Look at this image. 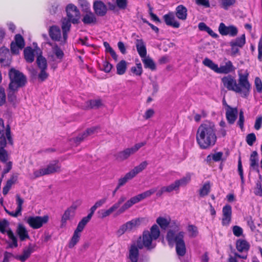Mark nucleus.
Returning <instances> with one entry per match:
<instances>
[{
	"label": "nucleus",
	"mask_w": 262,
	"mask_h": 262,
	"mask_svg": "<svg viewBox=\"0 0 262 262\" xmlns=\"http://www.w3.org/2000/svg\"><path fill=\"white\" fill-rule=\"evenodd\" d=\"M238 83L232 76L229 75L222 78L224 86L229 91L240 94L241 96L246 98L249 95L251 85L248 80L249 73L246 71L244 73L238 72Z\"/></svg>",
	"instance_id": "obj_1"
},
{
	"label": "nucleus",
	"mask_w": 262,
	"mask_h": 262,
	"mask_svg": "<svg viewBox=\"0 0 262 262\" xmlns=\"http://www.w3.org/2000/svg\"><path fill=\"white\" fill-rule=\"evenodd\" d=\"M216 129L213 122H205L198 128L196 139L200 148L206 149L213 146L217 139Z\"/></svg>",
	"instance_id": "obj_2"
},
{
	"label": "nucleus",
	"mask_w": 262,
	"mask_h": 262,
	"mask_svg": "<svg viewBox=\"0 0 262 262\" xmlns=\"http://www.w3.org/2000/svg\"><path fill=\"white\" fill-rule=\"evenodd\" d=\"M180 230L179 225H176L173 230L168 231L166 239L169 245L176 244L177 254L180 256H183L186 252L185 244L184 241V232L180 231L178 233L176 232Z\"/></svg>",
	"instance_id": "obj_3"
},
{
	"label": "nucleus",
	"mask_w": 262,
	"mask_h": 262,
	"mask_svg": "<svg viewBox=\"0 0 262 262\" xmlns=\"http://www.w3.org/2000/svg\"><path fill=\"white\" fill-rule=\"evenodd\" d=\"M157 191L156 188H152L142 193L131 198L127 201L119 209V214L124 212L126 210L130 208L134 204L139 202L141 200L148 198Z\"/></svg>",
	"instance_id": "obj_4"
},
{
	"label": "nucleus",
	"mask_w": 262,
	"mask_h": 262,
	"mask_svg": "<svg viewBox=\"0 0 262 262\" xmlns=\"http://www.w3.org/2000/svg\"><path fill=\"white\" fill-rule=\"evenodd\" d=\"M9 76L10 79L9 88L18 89L24 86L26 83V77L25 75L14 69H10Z\"/></svg>",
	"instance_id": "obj_5"
},
{
	"label": "nucleus",
	"mask_w": 262,
	"mask_h": 262,
	"mask_svg": "<svg viewBox=\"0 0 262 262\" xmlns=\"http://www.w3.org/2000/svg\"><path fill=\"white\" fill-rule=\"evenodd\" d=\"M34 247L32 245H29L27 247L23 249V253L21 255H14L13 254L6 251L4 253L3 262H9L12 257H14L21 262H25L34 252Z\"/></svg>",
	"instance_id": "obj_6"
},
{
	"label": "nucleus",
	"mask_w": 262,
	"mask_h": 262,
	"mask_svg": "<svg viewBox=\"0 0 262 262\" xmlns=\"http://www.w3.org/2000/svg\"><path fill=\"white\" fill-rule=\"evenodd\" d=\"M60 170V166L57 161H53L47 165L46 167L42 168L33 171V178L35 179L45 175L50 174Z\"/></svg>",
	"instance_id": "obj_7"
},
{
	"label": "nucleus",
	"mask_w": 262,
	"mask_h": 262,
	"mask_svg": "<svg viewBox=\"0 0 262 262\" xmlns=\"http://www.w3.org/2000/svg\"><path fill=\"white\" fill-rule=\"evenodd\" d=\"M155 241L151 237L149 231H145L142 234V237H140L137 241L136 244L140 249L143 247L146 248L147 250H151L155 248L156 246Z\"/></svg>",
	"instance_id": "obj_8"
},
{
	"label": "nucleus",
	"mask_w": 262,
	"mask_h": 262,
	"mask_svg": "<svg viewBox=\"0 0 262 262\" xmlns=\"http://www.w3.org/2000/svg\"><path fill=\"white\" fill-rule=\"evenodd\" d=\"M9 222L6 220L0 221V232L3 234H7L10 241L9 246L11 248H16L18 246L17 238L12 230L9 228Z\"/></svg>",
	"instance_id": "obj_9"
},
{
	"label": "nucleus",
	"mask_w": 262,
	"mask_h": 262,
	"mask_svg": "<svg viewBox=\"0 0 262 262\" xmlns=\"http://www.w3.org/2000/svg\"><path fill=\"white\" fill-rule=\"evenodd\" d=\"M146 144L145 142H142L136 144L130 148H127L123 151L118 152L116 155V159L120 161L128 159L131 155L136 153L140 148Z\"/></svg>",
	"instance_id": "obj_10"
},
{
	"label": "nucleus",
	"mask_w": 262,
	"mask_h": 262,
	"mask_svg": "<svg viewBox=\"0 0 262 262\" xmlns=\"http://www.w3.org/2000/svg\"><path fill=\"white\" fill-rule=\"evenodd\" d=\"M81 204L80 200H77L72 205L68 207L64 212L61 219V225L64 226L68 220H72L75 215V211L77 208Z\"/></svg>",
	"instance_id": "obj_11"
},
{
	"label": "nucleus",
	"mask_w": 262,
	"mask_h": 262,
	"mask_svg": "<svg viewBox=\"0 0 262 262\" xmlns=\"http://www.w3.org/2000/svg\"><path fill=\"white\" fill-rule=\"evenodd\" d=\"M48 215L29 216L26 220V222L32 228L36 229L41 228L43 224L48 222Z\"/></svg>",
	"instance_id": "obj_12"
},
{
	"label": "nucleus",
	"mask_w": 262,
	"mask_h": 262,
	"mask_svg": "<svg viewBox=\"0 0 262 262\" xmlns=\"http://www.w3.org/2000/svg\"><path fill=\"white\" fill-rule=\"evenodd\" d=\"M88 222L82 219V220L78 223L77 227L74 231L72 237L69 244V247L72 248L78 242L81 236V232L84 228L85 225Z\"/></svg>",
	"instance_id": "obj_13"
},
{
	"label": "nucleus",
	"mask_w": 262,
	"mask_h": 262,
	"mask_svg": "<svg viewBox=\"0 0 262 262\" xmlns=\"http://www.w3.org/2000/svg\"><path fill=\"white\" fill-rule=\"evenodd\" d=\"M219 32L222 36H229L230 37H235L238 34V29L234 25H229L227 26L223 23L220 24L219 28Z\"/></svg>",
	"instance_id": "obj_14"
},
{
	"label": "nucleus",
	"mask_w": 262,
	"mask_h": 262,
	"mask_svg": "<svg viewBox=\"0 0 262 262\" xmlns=\"http://www.w3.org/2000/svg\"><path fill=\"white\" fill-rule=\"evenodd\" d=\"M68 19L74 24H78L80 19V12L77 8L73 4H69L66 8Z\"/></svg>",
	"instance_id": "obj_15"
},
{
	"label": "nucleus",
	"mask_w": 262,
	"mask_h": 262,
	"mask_svg": "<svg viewBox=\"0 0 262 262\" xmlns=\"http://www.w3.org/2000/svg\"><path fill=\"white\" fill-rule=\"evenodd\" d=\"M222 223L223 226L228 225L231 220L232 208L229 205H226L223 208Z\"/></svg>",
	"instance_id": "obj_16"
},
{
	"label": "nucleus",
	"mask_w": 262,
	"mask_h": 262,
	"mask_svg": "<svg viewBox=\"0 0 262 262\" xmlns=\"http://www.w3.org/2000/svg\"><path fill=\"white\" fill-rule=\"evenodd\" d=\"M228 108L226 112V117L228 122L230 124H233L237 117L238 111L236 107L232 108L227 105Z\"/></svg>",
	"instance_id": "obj_17"
},
{
	"label": "nucleus",
	"mask_w": 262,
	"mask_h": 262,
	"mask_svg": "<svg viewBox=\"0 0 262 262\" xmlns=\"http://www.w3.org/2000/svg\"><path fill=\"white\" fill-rule=\"evenodd\" d=\"M163 19L167 26H171L174 28H178L180 27V23L176 20L173 12H169L163 16Z\"/></svg>",
	"instance_id": "obj_18"
},
{
	"label": "nucleus",
	"mask_w": 262,
	"mask_h": 262,
	"mask_svg": "<svg viewBox=\"0 0 262 262\" xmlns=\"http://www.w3.org/2000/svg\"><path fill=\"white\" fill-rule=\"evenodd\" d=\"M16 233L21 241H26L30 238L27 229L25 225L22 224H18L16 229Z\"/></svg>",
	"instance_id": "obj_19"
},
{
	"label": "nucleus",
	"mask_w": 262,
	"mask_h": 262,
	"mask_svg": "<svg viewBox=\"0 0 262 262\" xmlns=\"http://www.w3.org/2000/svg\"><path fill=\"white\" fill-rule=\"evenodd\" d=\"M49 33L51 39L54 41H59L62 38L60 29L57 26H51L49 29Z\"/></svg>",
	"instance_id": "obj_20"
},
{
	"label": "nucleus",
	"mask_w": 262,
	"mask_h": 262,
	"mask_svg": "<svg viewBox=\"0 0 262 262\" xmlns=\"http://www.w3.org/2000/svg\"><path fill=\"white\" fill-rule=\"evenodd\" d=\"M107 199L106 198H103L102 199H100L98 201H97L95 204L90 209V212L88 214V215L86 216H85L83 217L84 220L86 221L87 222H89L90 220L91 219L94 212L95 210L99 207H101L103 206L106 202Z\"/></svg>",
	"instance_id": "obj_21"
},
{
	"label": "nucleus",
	"mask_w": 262,
	"mask_h": 262,
	"mask_svg": "<svg viewBox=\"0 0 262 262\" xmlns=\"http://www.w3.org/2000/svg\"><path fill=\"white\" fill-rule=\"evenodd\" d=\"M6 135L8 139L9 142L12 144V140L11 137L10 128L9 125H7L5 128L4 124V121L2 119L0 118V138L3 137Z\"/></svg>",
	"instance_id": "obj_22"
},
{
	"label": "nucleus",
	"mask_w": 262,
	"mask_h": 262,
	"mask_svg": "<svg viewBox=\"0 0 262 262\" xmlns=\"http://www.w3.org/2000/svg\"><path fill=\"white\" fill-rule=\"evenodd\" d=\"M139 249L137 244H132L129 249L128 258L132 262H138Z\"/></svg>",
	"instance_id": "obj_23"
},
{
	"label": "nucleus",
	"mask_w": 262,
	"mask_h": 262,
	"mask_svg": "<svg viewBox=\"0 0 262 262\" xmlns=\"http://www.w3.org/2000/svg\"><path fill=\"white\" fill-rule=\"evenodd\" d=\"M94 9L95 13L99 16H104L106 13L107 8L101 1H96L94 3Z\"/></svg>",
	"instance_id": "obj_24"
},
{
	"label": "nucleus",
	"mask_w": 262,
	"mask_h": 262,
	"mask_svg": "<svg viewBox=\"0 0 262 262\" xmlns=\"http://www.w3.org/2000/svg\"><path fill=\"white\" fill-rule=\"evenodd\" d=\"M136 47L137 48V52L140 56L142 58L146 56L147 50L145 42L143 39H137L136 40Z\"/></svg>",
	"instance_id": "obj_25"
},
{
	"label": "nucleus",
	"mask_w": 262,
	"mask_h": 262,
	"mask_svg": "<svg viewBox=\"0 0 262 262\" xmlns=\"http://www.w3.org/2000/svg\"><path fill=\"white\" fill-rule=\"evenodd\" d=\"M99 128V126H95L89 128L84 132L82 135H80L77 136L75 139V141L76 143H79L83 140L84 138L87 137L88 136L92 135L97 132V130Z\"/></svg>",
	"instance_id": "obj_26"
},
{
	"label": "nucleus",
	"mask_w": 262,
	"mask_h": 262,
	"mask_svg": "<svg viewBox=\"0 0 262 262\" xmlns=\"http://www.w3.org/2000/svg\"><path fill=\"white\" fill-rule=\"evenodd\" d=\"M71 21L67 18H63L62 20V30L63 35V41L65 42L68 38V32L70 31L71 26Z\"/></svg>",
	"instance_id": "obj_27"
},
{
	"label": "nucleus",
	"mask_w": 262,
	"mask_h": 262,
	"mask_svg": "<svg viewBox=\"0 0 262 262\" xmlns=\"http://www.w3.org/2000/svg\"><path fill=\"white\" fill-rule=\"evenodd\" d=\"M176 15L181 20H186L187 16V8L182 5H179L176 9Z\"/></svg>",
	"instance_id": "obj_28"
},
{
	"label": "nucleus",
	"mask_w": 262,
	"mask_h": 262,
	"mask_svg": "<svg viewBox=\"0 0 262 262\" xmlns=\"http://www.w3.org/2000/svg\"><path fill=\"white\" fill-rule=\"evenodd\" d=\"M234 69L235 68L232 62L231 61H228L225 63V65L221 66L219 67L217 73L228 74L234 71Z\"/></svg>",
	"instance_id": "obj_29"
},
{
	"label": "nucleus",
	"mask_w": 262,
	"mask_h": 262,
	"mask_svg": "<svg viewBox=\"0 0 262 262\" xmlns=\"http://www.w3.org/2000/svg\"><path fill=\"white\" fill-rule=\"evenodd\" d=\"M83 23L85 25L95 24L96 23L97 19L95 14L91 12H86L82 19Z\"/></svg>",
	"instance_id": "obj_30"
},
{
	"label": "nucleus",
	"mask_w": 262,
	"mask_h": 262,
	"mask_svg": "<svg viewBox=\"0 0 262 262\" xmlns=\"http://www.w3.org/2000/svg\"><path fill=\"white\" fill-rule=\"evenodd\" d=\"M103 105V102L101 99H91L86 102L87 109H97Z\"/></svg>",
	"instance_id": "obj_31"
},
{
	"label": "nucleus",
	"mask_w": 262,
	"mask_h": 262,
	"mask_svg": "<svg viewBox=\"0 0 262 262\" xmlns=\"http://www.w3.org/2000/svg\"><path fill=\"white\" fill-rule=\"evenodd\" d=\"M141 58L145 68L149 69L151 71H155L156 69V65L155 62L149 56H145Z\"/></svg>",
	"instance_id": "obj_32"
},
{
	"label": "nucleus",
	"mask_w": 262,
	"mask_h": 262,
	"mask_svg": "<svg viewBox=\"0 0 262 262\" xmlns=\"http://www.w3.org/2000/svg\"><path fill=\"white\" fill-rule=\"evenodd\" d=\"M148 165L147 161H145L141 162L139 165L135 167L132 170L129 171V173L131 176L134 178L137 174L145 169Z\"/></svg>",
	"instance_id": "obj_33"
},
{
	"label": "nucleus",
	"mask_w": 262,
	"mask_h": 262,
	"mask_svg": "<svg viewBox=\"0 0 262 262\" xmlns=\"http://www.w3.org/2000/svg\"><path fill=\"white\" fill-rule=\"evenodd\" d=\"M250 167L254 170L258 171V154L256 151H253L250 157Z\"/></svg>",
	"instance_id": "obj_34"
},
{
	"label": "nucleus",
	"mask_w": 262,
	"mask_h": 262,
	"mask_svg": "<svg viewBox=\"0 0 262 262\" xmlns=\"http://www.w3.org/2000/svg\"><path fill=\"white\" fill-rule=\"evenodd\" d=\"M246 43V37L245 34L240 37L236 38L235 39L231 41L229 43L230 46H236L242 48Z\"/></svg>",
	"instance_id": "obj_35"
},
{
	"label": "nucleus",
	"mask_w": 262,
	"mask_h": 262,
	"mask_svg": "<svg viewBox=\"0 0 262 262\" xmlns=\"http://www.w3.org/2000/svg\"><path fill=\"white\" fill-rule=\"evenodd\" d=\"M47 43L50 46H52L53 53L56 58L59 60L58 62H60L64 55L63 51L56 44L52 45L50 42H48Z\"/></svg>",
	"instance_id": "obj_36"
},
{
	"label": "nucleus",
	"mask_w": 262,
	"mask_h": 262,
	"mask_svg": "<svg viewBox=\"0 0 262 262\" xmlns=\"http://www.w3.org/2000/svg\"><path fill=\"white\" fill-rule=\"evenodd\" d=\"M24 57L26 60L29 63H32L34 60V51L31 47H27L24 51Z\"/></svg>",
	"instance_id": "obj_37"
},
{
	"label": "nucleus",
	"mask_w": 262,
	"mask_h": 262,
	"mask_svg": "<svg viewBox=\"0 0 262 262\" xmlns=\"http://www.w3.org/2000/svg\"><path fill=\"white\" fill-rule=\"evenodd\" d=\"M17 179V176L13 175L11 177L10 179H9L6 183V185L4 187L3 189V193L4 195H6L10 188H11L12 185L15 183Z\"/></svg>",
	"instance_id": "obj_38"
},
{
	"label": "nucleus",
	"mask_w": 262,
	"mask_h": 262,
	"mask_svg": "<svg viewBox=\"0 0 262 262\" xmlns=\"http://www.w3.org/2000/svg\"><path fill=\"white\" fill-rule=\"evenodd\" d=\"M236 247L239 252L247 251L249 249V245L245 240L238 239L236 242Z\"/></svg>",
	"instance_id": "obj_39"
},
{
	"label": "nucleus",
	"mask_w": 262,
	"mask_h": 262,
	"mask_svg": "<svg viewBox=\"0 0 262 262\" xmlns=\"http://www.w3.org/2000/svg\"><path fill=\"white\" fill-rule=\"evenodd\" d=\"M39 55H38L36 58V63L38 67L40 70L47 69V62L46 59L41 55V52L39 50Z\"/></svg>",
	"instance_id": "obj_40"
},
{
	"label": "nucleus",
	"mask_w": 262,
	"mask_h": 262,
	"mask_svg": "<svg viewBox=\"0 0 262 262\" xmlns=\"http://www.w3.org/2000/svg\"><path fill=\"white\" fill-rule=\"evenodd\" d=\"M192 175V173L188 172L181 179L176 180L179 187L185 186L188 184L191 181Z\"/></svg>",
	"instance_id": "obj_41"
},
{
	"label": "nucleus",
	"mask_w": 262,
	"mask_h": 262,
	"mask_svg": "<svg viewBox=\"0 0 262 262\" xmlns=\"http://www.w3.org/2000/svg\"><path fill=\"white\" fill-rule=\"evenodd\" d=\"M203 63L205 66L208 67L209 68H210V69L217 73L219 69L218 65L213 62V61L211 60V59L208 58H205L204 60L203 61Z\"/></svg>",
	"instance_id": "obj_42"
},
{
	"label": "nucleus",
	"mask_w": 262,
	"mask_h": 262,
	"mask_svg": "<svg viewBox=\"0 0 262 262\" xmlns=\"http://www.w3.org/2000/svg\"><path fill=\"white\" fill-rule=\"evenodd\" d=\"M18 89L9 88V92L8 93V100L13 104L17 102L16 93Z\"/></svg>",
	"instance_id": "obj_43"
},
{
	"label": "nucleus",
	"mask_w": 262,
	"mask_h": 262,
	"mask_svg": "<svg viewBox=\"0 0 262 262\" xmlns=\"http://www.w3.org/2000/svg\"><path fill=\"white\" fill-rule=\"evenodd\" d=\"M236 0H219L220 7L224 10H228L230 7L234 6Z\"/></svg>",
	"instance_id": "obj_44"
},
{
	"label": "nucleus",
	"mask_w": 262,
	"mask_h": 262,
	"mask_svg": "<svg viewBox=\"0 0 262 262\" xmlns=\"http://www.w3.org/2000/svg\"><path fill=\"white\" fill-rule=\"evenodd\" d=\"M126 62L124 60H122L116 66L117 73L118 75L123 74L126 71Z\"/></svg>",
	"instance_id": "obj_45"
},
{
	"label": "nucleus",
	"mask_w": 262,
	"mask_h": 262,
	"mask_svg": "<svg viewBox=\"0 0 262 262\" xmlns=\"http://www.w3.org/2000/svg\"><path fill=\"white\" fill-rule=\"evenodd\" d=\"M156 222L163 229H166L169 224V221L163 217H158Z\"/></svg>",
	"instance_id": "obj_46"
},
{
	"label": "nucleus",
	"mask_w": 262,
	"mask_h": 262,
	"mask_svg": "<svg viewBox=\"0 0 262 262\" xmlns=\"http://www.w3.org/2000/svg\"><path fill=\"white\" fill-rule=\"evenodd\" d=\"M149 232L151 237H152V239H154L155 240L158 239L160 236V231L159 228L158 226L156 224L151 226Z\"/></svg>",
	"instance_id": "obj_47"
},
{
	"label": "nucleus",
	"mask_w": 262,
	"mask_h": 262,
	"mask_svg": "<svg viewBox=\"0 0 262 262\" xmlns=\"http://www.w3.org/2000/svg\"><path fill=\"white\" fill-rule=\"evenodd\" d=\"M130 229L129 228V226L128 224V223L122 225L120 226L119 228L116 232V234L118 236H120L123 235L125 232H129L130 231Z\"/></svg>",
	"instance_id": "obj_48"
},
{
	"label": "nucleus",
	"mask_w": 262,
	"mask_h": 262,
	"mask_svg": "<svg viewBox=\"0 0 262 262\" xmlns=\"http://www.w3.org/2000/svg\"><path fill=\"white\" fill-rule=\"evenodd\" d=\"M131 72L136 76H140L142 74L143 70L141 63H136V66L132 67Z\"/></svg>",
	"instance_id": "obj_49"
},
{
	"label": "nucleus",
	"mask_w": 262,
	"mask_h": 262,
	"mask_svg": "<svg viewBox=\"0 0 262 262\" xmlns=\"http://www.w3.org/2000/svg\"><path fill=\"white\" fill-rule=\"evenodd\" d=\"M133 179V177L131 175L127 172L124 176V177L121 178L118 180V184L117 185V188H119L120 187L123 186L128 180Z\"/></svg>",
	"instance_id": "obj_50"
},
{
	"label": "nucleus",
	"mask_w": 262,
	"mask_h": 262,
	"mask_svg": "<svg viewBox=\"0 0 262 262\" xmlns=\"http://www.w3.org/2000/svg\"><path fill=\"white\" fill-rule=\"evenodd\" d=\"M14 40H15V41L13 42L14 43H15L16 45H17V46H18V47H19V48H20V49H23L24 48L25 41H24L23 37H22V36L20 34H16L15 36Z\"/></svg>",
	"instance_id": "obj_51"
},
{
	"label": "nucleus",
	"mask_w": 262,
	"mask_h": 262,
	"mask_svg": "<svg viewBox=\"0 0 262 262\" xmlns=\"http://www.w3.org/2000/svg\"><path fill=\"white\" fill-rule=\"evenodd\" d=\"M142 220L143 219L136 218L127 222L130 230L139 226Z\"/></svg>",
	"instance_id": "obj_52"
},
{
	"label": "nucleus",
	"mask_w": 262,
	"mask_h": 262,
	"mask_svg": "<svg viewBox=\"0 0 262 262\" xmlns=\"http://www.w3.org/2000/svg\"><path fill=\"white\" fill-rule=\"evenodd\" d=\"M210 190V185L209 183H205L200 190V195L201 196L207 195Z\"/></svg>",
	"instance_id": "obj_53"
},
{
	"label": "nucleus",
	"mask_w": 262,
	"mask_h": 262,
	"mask_svg": "<svg viewBox=\"0 0 262 262\" xmlns=\"http://www.w3.org/2000/svg\"><path fill=\"white\" fill-rule=\"evenodd\" d=\"M187 230L189 233V236L192 237H196L198 234L197 227L193 225L188 226Z\"/></svg>",
	"instance_id": "obj_54"
},
{
	"label": "nucleus",
	"mask_w": 262,
	"mask_h": 262,
	"mask_svg": "<svg viewBox=\"0 0 262 262\" xmlns=\"http://www.w3.org/2000/svg\"><path fill=\"white\" fill-rule=\"evenodd\" d=\"M166 186L167 190V193L171 192L173 191H178L180 189V187L178 184L176 180L173 183Z\"/></svg>",
	"instance_id": "obj_55"
},
{
	"label": "nucleus",
	"mask_w": 262,
	"mask_h": 262,
	"mask_svg": "<svg viewBox=\"0 0 262 262\" xmlns=\"http://www.w3.org/2000/svg\"><path fill=\"white\" fill-rule=\"evenodd\" d=\"M256 137L254 133H250L247 135L246 140L249 146H252L256 141Z\"/></svg>",
	"instance_id": "obj_56"
},
{
	"label": "nucleus",
	"mask_w": 262,
	"mask_h": 262,
	"mask_svg": "<svg viewBox=\"0 0 262 262\" xmlns=\"http://www.w3.org/2000/svg\"><path fill=\"white\" fill-rule=\"evenodd\" d=\"M262 126V115H258L255 119L254 128L255 130H259Z\"/></svg>",
	"instance_id": "obj_57"
},
{
	"label": "nucleus",
	"mask_w": 262,
	"mask_h": 262,
	"mask_svg": "<svg viewBox=\"0 0 262 262\" xmlns=\"http://www.w3.org/2000/svg\"><path fill=\"white\" fill-rule=\"evenodd\" d=\"M51 7L50 8V13L51 14H56L58 11V8L59 6L58 3L56 1H52L51 3Z\"/></svg>",
	"instance_id": "obj_58"
},
{
	"label": "nucleus",
	"mask_w": 262,
	"mask_h": 262,
	"mask_svg": "<svg viewBox=\"0 0 262 262\" xmlns=\"http://www.w3.org/2000/svg\"><path fill=\"white\" fill-rule=\"evenodd\" d=\"M254 85L257 92L262 93V81L259 77L255 78Z\"/></svg>",
	"instance_id": "obj_59"
},
{
	"label": "nucleus",
	"mask_w": 262,
	"mask_h": 262,
	"mask_svg": "<svg viewBox=\"0 0 262 262\" xmlns=\"http://www.w3.org/2000/svg\"><path fill=\"white\" fill-rule=\"evenodd\" d=\"M244 122L245 118L244 112L242 110H241L239 114V119L237 121V124L242 130L244 128Z\"/></svg>",
	"instance_id": "obj_60"
},
{
	"label": "nucleus",
	"mask_w": 262,
	"mask_h": 262,
	"mask_svg": "<svg viewBox=\"0 0 262 262\" xmlns=\"http://www.w3.org/2000/svg\"><path fill=\"white\" fill-rule=\"evenodd\" d=\"M16 201L17 204L16 209L17 210V212H21L22 211V205L24 202V200L20 198L19 194H17L16 195Z\"/></svg>",
	"instance_id": "obj_61"
},
{
	"label": "nucleus",
	"mask_w": 262,
	"mask_h": 262,
	"mask_svg": "<svg viewBox=\"0 0 262 262\" xmlns=\"http://www.w3.org/2000/svg\"><path fill=\"white\" fill-rule=\"evenodd\" d=\"M233 234L237 237H239L243 235V230L238 226H234L232 228Z\"/></svg>",
	"instance_id": "obj_62"
},
{
	"label": "nucleus",
	"mask_w": 262,
	"mask_h": 262,
	"mask_svg": "<svg viewBox=\"0 0 262 262\" xmlns=\"http://www.w3.org/2000/svg\"><path fill=\"white\" fill-rule=\"evenodd\" d=\"M46 70L47 69H41L40 73L38 75L39 79L41 81H45L49 76V74Z\"/></svg>",
	"instance_id": "obj_63"
},
{
	"label": "nucleus",
	"mask_w": 262,
	"mask_h": 262,
	"mask_svg": "<svg viewBox=\"0 0 262 262\" xmlns=\"http://www.w3.org/2000/svg\"><path fill=\"white\" fill-rule=\"evenodd\" d=\"M258 59L260 61H262V35L261 36L258 45Z\"/></svg>",
	"instance_id": "obj_64"
}]
</instances>
